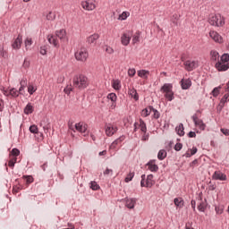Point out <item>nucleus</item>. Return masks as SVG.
<instances>
[{
	"label": "nucleus",
	"instance_id": "1",
	"mask_svg": "<svg viewBox=\"0 0 229 229\" xmlns=\"http://www.w3.org/2000/svg\"><path fill=\"white\" fill-rule=\"evenodd\" d=\"M56 37L60 39L61 42H65V40H67V32L65 30L62 29L55 32V36L49 35L47 37L49 44H52L54 47H60V44H58V39Z\"/></svg>",
	"mask_w": 229,
	"mask_h": 229
},
{
	"label": "nucleus",
	"instance_id": "2",
	"mask_svg": "<svg viewBox=\"0 0 229 229\" xmlns=\"http://www.w3.org/2000/svg\"><path fill=\"white\" fill-rule=\"evenodd\" d=\"M74 89H79V90H83L89 87V78L83 74L75 75L72 80Z\"/></svg>",
	"mask_w": 229,
	"mask_h": 229
},
{
	"label": "nucleus",
	"instance_id": "3",
	"mask_svg": "<svg viewBox=\"0 0 229 229\" xmlns=\"http://www.w3.org/2000/svg\"><path fill=\"white\" fill-rule=\"evenodd\" d=\"M208 22L211 26H216L217 28L225 26V18L221 14L211 15L208 18Z\"/></svg>",
	"mask_w": 229,
	"mask_h": 229
},
{
	"label": "nucleus",
	"instance_id": "4",
	"mask_svg": "<svg viewBox=\"0 0 229 229\" xmlns=\"http://www.w3.org/2000/svg\"><path fill=\"white\" fill-rule=\"evenodd\" d=\"M77 62H85L89 58V50L85 47H81L74 54Z\"/></svg>",
	"mask_w": 229,
	"mask_h": 229
},
{
	"label": "nucleus",
	"instance_id": "5",
	"mask_svg": "<svg viewBox=\"0 0 229 229\" xmlns=\"http://www.w3.org/2000/svg\"><path fill=\"white\" fill-rule=\"evenodd\" d=\"M191 119L195 124V126H197L198 128H199V130H201L202 131H205V129L207 128V125L205 124V123H203V120L199 119L198 117V114H194L191 116Z\"/></svg>",
	"mask_w": 229,
	"mask_h": 229
},
{
	"label": "nucleus",
	"instance_id": "6",
	"mask_svg": "<svg viewBox=\"0 0 229 229\" xmlns=\"http://www.w3.org/2000/svg\"><path fill=\"white\" fill-rule=\"evenodd\" d=\"M183 65H184V69L188 71V72L194 71V69H197V67L199 66L198 61H191V60L184 61Z\"/></svg>",
	"mask_w": 229,
	"mask_h": 229
},
{
	"label": "nucleus",
	"instance_id": "7",
	"mask_svg": "<svg viewBox=\"0 0 229 229\" xmlns=\"http://www.w3.org/2000/svg\"><path fill=\"white\" fill-rule=\"evenodd\" d=\"M132 36H133V33L130 30L123 32L121 37V42L123 46H128L130 44V40H131Z\"/></svg>",
	"mask_w": 229,
	"mask_h": 229
},
{
	"label": "nucleus",
	"instance_id": "8",
	"mask_svg": "<svg viewBox=\"0 0 229 229\" xmlns=\"http://www.w3.org/2000/svg\"><path fill=\"white\" fill-rule=\"evenodd\" d=\"M117 126H114V124L111 123H106L105 126V131L107 137H112V135L117 131Z\"/></svg>",
	"mask_w": 229,
	"mask_h": 229
},
{
	"label": "nucleus",
	"instance_id": "9",
	"mask_svg": "<svg viewBox=\"0 0 229 229\" xmlns=\"http://www.w3.org/2000/svg\"><path fill=\"white\" fill-rule=\"evenodd\" d=\"M213 180H220V182H226V174L221 171H216L212 175Z\"/></svg>",
	"mask_w": 229,
	"mask_h": 229
},
{
	"label": "nucleus",
	"instance_id": "10",
	"mask_svg": "<svg viewBox=\"0 0 229 229\" xmlns=\"http://www.w3.org/2000/svg\"><path fill=\"white\" fill-rule=\"evenodd\" d=\"M216 69H217V71H219V72L228 71L229 64L228 63H222L221 61H218L216 64Z\"/></svg>",
	"mask_w": 229,
	"mask_h": 229
},
{
	"label": "nucleus",
	"instance_id": "11",
	"mask_svg": "<svg viewBox=\"0 0 229 229\" xmlns=\"http://www.w3.org/2000/svg\"><path fill=\"white\" fill-rule=\"evenodd\" d=\"M181 87L182 90H188V89L192 87V81H191V79H182L181 81Z\"/></svg>",
	"mask_w": 229,
	"mask_h": 229
},
{
	"label": "nucleus",
	"instance_id": "12",
	"mask_svg": "<svg viewBox=\"0 0 229 229\" xmlns=\"http://www.w3.org/2000/svg\"><path fill=\"white\" fill-rule=\"evenodd\" d=\"M209 37L215 41V42H218V44H221V42H223V38L221 37V35H219V33H217L216 31L211 30L209 32Z\"/></svg>",
	"mask_w": 229,
	"mask_h": 229
},
{
	"label": "nucleus",
	"instance_id": "13",
	"mask_svg": "<svg viewBox=\"0 0 229 229\" xmlns=\"http://www.w3.org/2000/svg\"><path fill=\"white\" fill-rule=\"evenodd\" d=\"M81 6L84 10H88L89 12L96 9V4L89 1L81 2Z\"/></svg>",
	"mask_w": 229,
	"mask_h": 229
},
{
	"label": "nucleus",
	"instance_id": "14",
	"mask_svg": "<svg viewBox=\"0 0 229 229\" xmlns=\"http://www.w3.org/2000/svg\"><path fill=\"white\" fill-rule=\"evenodd\" d=\"M21 45H22V36L19 34L17 38L12 44V47L13 49H21Z\"/></svg>",
	"mask_w": 229,
	"mask_h": 229
},
{
	"label": "nucleus",
	"instance_id": "15",
	"mask_svg": "<svg viewBox=\"0 0 229 229\" xmlns=\"http://www.w3.org/2000/svg\"><path fill=\"white\" fill-rule=\"evenodd\" d=\"M228 98H229V94L227 93V94H225L224 97L221 98L219 105H218L219 112H221V110H223L225 108V105L226 103H228V101H229Z\"/></svg>",
	"mask_w": 229,
	"mask_h": 229
},
{
	"label": "nucleus",
	"instance_id": "16",
	"mask_svg": "<svg viewBox=\"0 0 229 229\" xmlns=\"http://www.w3.org/2000/svg\"><path fill=\"white\" fill-rule=\"evenodd\" d=\"M160 91L163 93V94H166L168 92H173V85L171 83H165L161 89H160Z\"/></svg>",
	"mask_w": 229,
	"mask_h": 229
},
{
	"label": "nucleus",
	"instance_id": "17",
	"mask_svg": "<svg viewBox=\"0 0 229 229\" xmlns=\"http://www.w3.org/2000/svg\"><path fill=\"white\" fill-rule=\"evenodd\" d=\"M75 130L80 131V133H85V131H87V124L80 122L75 124Z\"/></svg>",
	"mask_w": 229,
	"mask_h": 229
},
{
	"label": "nucleus",
	"instance_id": "18",
	"mask_svg": "<svg viewBox=\"0 0 229 229\" xmlns=\"http://www.w3.org/2000/svg\"><path fill=\"white\" fill-rule=\"evenodd\" d=\"M136 203L137 199H125V207H127V208H135Z\"/></svg>",
	"mask_w": 229,
	"mask_h": 229
},
{
	"label": "nucleus",
	"instance_id": "19",
	"mask_svg": "<svg viewBox=\"0 0 229 229\" xmlns=\"http://www.w3.org/2000/svg\"><path fill=\"white\" fill-rule=\"evenodd\" d=\"M128 94L131 96V98H132V99H134V101H139V93L135 88L129 89Z\"/></svg>",
	"mask_w": 229,
	"mask_h": 229
},
{
	"label": "nucleus",
	"instance_id": "20",
	"mask_svg": "<svg viewBox=\"0 0 229 229\" xmlns=\"http://www.w3.org/2000/svg\"><path fill=\"white\" fill-rule=\"evenodd\" d=\"M148 170L151 171V173H157V171H158V165L157 164H155V161L150 160L148 164H147Z\"/></svg>",
	"mask_w": 229,
	"mask_h": 229
},
{
	"label": "nucleus",
	"instance_id": "21",
	"mask_svg": "<svg viewBox=\"0 0 229 229\" xmlns=\"http://www.w3.org/2000/svg\"><path fill=\"white\" fill-rule=\"evenodd\" d=\"M174 203L175 207H177L178 208H183V207L185 205V201L183 200L182 198H175L174 199Z\"/></svg>",
	"mask_w": 229,
	"mask_h": 229
},
{
	"label": "nucleus",
	"instance_id": "22",
	"mask_svg": "<svg viewBox=\"0 0 229 229\" xmlns=\"http://www.w3.org/2000/svg\"><path fill=\"white\" fill-rule=\"evenodd\" d=\"M125 137L124 136H121L118 139H116L114 141L112 142V144L110 145V149H115L117 148V145L121 144V142H123V140H124Z\"/></svg>",
	"mask_w": 229,
	"mask_h": 229
},
{
	"label": "nucleus",
	"instance_id": "23",
	"mask_svg": "<svg viewBox=\"0 0 229 229\" xmlns=\"http://www.w3.org/2000/svg\"><path fill=\"white\" fill-rule=\"evenodd\" d=\"M99 38V34H92L87 38L88 44H96L97 40Z\"/></svg>",
	"mask_w": 229,
	"mask_h": 229
},
{
	"label": "nucleus",
	"instance_id": "24",
	"mask_svg": "<svg viewBox=\"0 0 229 229\" xmlns=\"http://www.w3.org/2000/svg\"><path fill=\"white\" fill-rule=\"evenodd\" d=\"M35 108L31 105V103H28V105L24 107L23 112L25 115H30L32 112H34Z\"/></svg>",
	"mask_w": 229,
	"mask_h": 229
},
{
	"label": "nucleus",
	"instance_id": "25",
	"mask_svg": "<svg viewBox=\"0 0 229 229\" xmlns=\"http://www.w3.org/2000/svg\"><path fill=\"white\" fill-rule=\"evenodd\" d=\"M138 76L140 78H143V80H148V76H149V71H148V70H140V71H138Z\"/></svg>",
	"mask_w": 229,
	"mask_h": 229
},
{
	"label": "nucleus",
	"instance_id": "26",
	"mask_svg": "<svg viewBox=\"0 0 229 229\" xmlns=\"http://www.w3.org/2000/svg\"><path fill=\"white\" fill-rule=\"evenodd\" d=\"M175 131L177 132V134H179L180 137H183V135H185V131L183 128V123H180L179 126H177L175 128Z\"/></svg>",
	"mask_w": 229,
	"mask_h": 229
},
{
	"label": "nucleus",
	"instance_id": "27",
	"mask_svg": "<svg viewBox=\"0 0 229 229\" xmlns=\"http://www.w3.org/2000/svg\"><path fill=\"white\" fill-rule=\"evenodd\" d=\"M198 210L199 212H205V210H207V200H200L199 204L198 205Z\"/></svg>",
	"mask_w": 229,
	"mask_h": 229
},
{
	"label": "nucleus",
	"instance_id": "28",
	"mask_svg": "<svg viewBox=\"0 0 229 229\" xmlns=\"http://www.w3.org/2000/svg\"><path fill=\"white\" fill-rule=\"evenodd\" d=\"M139 127L140 128V131H142V133H146V131H148V127L146 126V122H144V120H142L141 118H140Z\"/></svg>",
	"mask_w": 229,
	"mask_h": 229
},
{
	"label": "nucleus",
	"instance_id": "29",
	"mask_svg": "<svg viewBox=\"0 0 229 229\" xmlns=\"http://www.w3.org/2000/svg\"><path fill=\"white\" fill-rule=\"evenodd\" d=\"M112 87L114 90H121V81L119 80H113Z\"/></svg>",
	"mask_w": 229,
	"mask_h": 229
},
{
	"label": "nucleus",
	"instance_id": "30",
	"mask_svg": "<svg viewBox=\"0 0 229 229\" xmlns=\"http://www.w3.org/2000/svg\"><path fill=\"white\" fill-rule=\"evenodd\" d=\"M148 109L150 110V112H153V118L154 119H160V112H158V110L155 109L153 107V106H148Z\"/></svg>",
	"mask_w": 229,
	"mask_h": 229
},
{
	"label": "nucleus",
	"instance_id": "31",
	"mask_svg": "<svg viewBox=\"0 0 229 229\" xmlns=\"http://www.w3.org/2000/svg\"><path fill=\"white\" fill-rule=\"evenodd\" d=\"M167 157V152L165 149H161L157 153V158L158 160H164Z\"/></svg>",
	"mask_w": 229,
	"mask_h": 229
},
{
	"label": "nucleus",
	"instance_id": "32",
	"mask_svg": "<svg viewBox=\"0 0 229 229\" xmlns=\"http://www.w3.org/2000/svg\"><path fill=\"white\" fill-rule=\"evenodd\" d=\"M210 55H211V60H213V62H216V60H219V53L216 50H212L210 52Z\"/></svg>",
	"mask_w": 229,
	"mask_h": 229
},
{
	"label": "nucleus",
	"instance_id": "33",
	"mask_svg": "<svg viewBox=\"0 0 229 229\" xmlns=\"http://www.w3.org/2000/svg\"><path fill=\"white\" fill-rule=\"evenodd\" d=\"M147 187H152L153 185V174H148L146 180Z\"/></svg>",
	"mask_w": 229,
	"mask_h": 229
},
{
	"label": "nucleus",
	"instance_id": "34",
	"mask_svg": "<svg viewBox=\"0 0 229 229\" xmlns=\"http://www.w3.org/2000/svg\"><path fill=\"white\" fill-rule=\"evenodd\" d=\"M165 99H167V101H173V99H174V92L171 91L168 93H165Z\"/></svg>",
	"mask_w": 229,
	"mask_h": 229
},
{
	"label": "nucleus",
	"instance_id": "35",
	"mask_svg": "<svg viewBox=\"0 0 229 229\" xmlns=\"http://www.w3.org/2000/svg\"><path fill=\"white\" fill-rule=\"evenodd\" d=\"M10 96L13 98H19V90H17L15 88H13L9 90Z\"/></svg>",
	"mask_w": 229,
	"mask_h": 229
},
{
	"label": "nucleus",
	"instance_id": "36",
	"mask_svg": "<svg viewBox=\"0 0 229 229\" xmlns=\"http://www.w3.org/2000/svg\"><path fill=\"white\" fill-rule=\"evenodd\" d=\"M140 40V32H136L133 36H132V44H137V42H139Z\"/></svg>",
	"mask_w": 229,
	"mask_h": 229
},
{
	"label": "nucleus",
	"instance_id": "37",
	"mask_svg": "<svg viewBox=\"0 0 229 229\" xmlns=\"http://www.w3.org/2000/svg\"><path fill=\"white\" fill-rule=\"evenodd\" d=\"M72 90H74V88H72V85H71V84L67 85L64 89V93L67 94V96H69V94H71V92H72Z\"/></svg>",
	"mask_w": 229,
	"mask_h": 229
},
{
	"label": "nucleus",
	"instance_id": "38",
	"mask_svg": "<svg viewBox=\"0 0 229 229\" xmlns=\"http://www.w3.org/2000/svg\"><path fill=\"white\" fill-rule=\"evenodd\" d=\"M133 176H135V173H129L127 176L125 177V182L128 183L133 180Z\"/></svg>",
	"mask_w": 229,
	"mask_h": 229
},
{
	"label": "nucleus",
	"instance_id": "39",
	"mask_svg": "<svg viewBox=\"0 0 229 229\" xmlns=\"http://www.w3.org/2000/svg\"><path fill=\"white\" fill-rule=\"evenodd\" d=\"M130 17L129 12H123L122 14H120L119 19L120 21H126Z\"/></svg>",
	"mask_w": 229,
	"mask_h": 229
},
{
	"label": "nucleus",
	"instance_id": "40",
	"mask_svg": "<svg viewBox=\"0 0 229 229\" xmlns=\"http://www.w3.org/2000/svg\"><path fill=\"white\" fill-rule=\"evenodd\" d=\"M220 62H222L223 64H228L229 55L228 54H224L220 58Z\"/></svg>",
	"mask_w": 229,
	"mask_h": 229
},
{
	"label": "nucleus",
	"instance_id": "41",
	"mask_svg": "<svg viewBox=\"0 0 229 229\" xmlns=\"http://www.w3.org/2000/svg\"><path fill=\"white\" fill-rule=\"evenodd\" d=\"M55 19H56V14H55V13L49 12V13L47 14V21H55Z\"/></svg>",
	"mask_w": 229,
	"mask_h": 229
},
{
	"label": "nucleus",
	"instance_id": "42",
	"mask_svg": "<svg viewBox=\"0 0 229 229\" xmlns=\"http://www.w3.org/2000/svg\"><path fill=\"white\" fill-rule=\"evenodd\" d=\"M90 189H92V191H99L100 187L98 186V182L92 181L90 182Z\"/></svg>",
	"mask_w": 229,
	"mask_h": 229
},
{
	"label": "nucleus",
	"instance_id": "43",
	"mask_svg": "<svg viewBox=\"0 0 229 229\" xmlns=\"http://www.w3.org/2000/svg\"><path fill=\"white\" fill-rule=\"evenodd\" d=\"M178 19H180V15L176 13L172 16L171 21L175 26H178Z\"/></svg>",
	"mask_w": 229,
	"mask_h": 229
},
{
	"label": "nucleus",
	"instance_id": "44",
	"mask_svg": "<svg viewBox=\"0 0 229 229\" xmlns=\"http://www.w3.org/2000/svg\"><path fill=\"white\" fill-rule=\"evenodd\" d=\"M0 56H2V58H6L8 56V54L4 51V47L3 46H0Z\"/></svg>",
	"mask_w": 229,
	"mask_h": 229
},
{
	"label": "nucleus",
	"instance_id": "45",
	"mask_svg": "<svg viewBox=\"0 0 229 229\" xmlns=\"http://www.w3.org/2000/svg\"><path fill=\"white\" fill-rule=\"evenodd\" d=\"M150 114H151V110H149V107L143 109L141 112V115L143 117H148V115H149Z\"/></svg>",
	"mask_w": 229,
	"mask_h": 229
},
{
	"label": "nucleus",
	"instance_id": "46",
	"mask_svg": "<svg viewBox=\"0 0 229 229\" xmlns=\"http://www.w3.org/2000/svg\"><path fill=\"white\" fill-rule=\"evenodd\" d=\"M24 180H26V183H33V176L31 175H23Z\"/></svg>",
	"mask_w": 229,
	"mask_h": 229
},
{
	"label": "nucleus",
	"instance_id": "47",
	"mask_svg": "<svg viewBox=\"0 0 229 229\" xmlns=\"http://www.w3.org/2000/svg\"><path fill=\"white\" fill-rule=\"evenodd\" d=\"M29 130L30 133H38V127L37 125H30Z\"/></svg>",
	"mask_w": 229,
	"mask_h": 229
},
{
	"label": "nucleus",
	"instance_id": "48",
	"mask_svg": "<svg viewBox=\"0 0 229 229\" xmlns=\"http://www.w3.org/2000/svg\"><path fill=\"white\" fill-rule=\"evenodd\" d=\"M104 49L108 55H114V48H112L111 47L105 46Z\"/></svg>",
	"mask_w": 229,
	"mask_h": 229
},
{
	"label": "nucleus",
	"instance_id": "49",
	"mask_svg": "<svg viewBox=\"0 0 229 229\" xmlns=\"http://www.w3.org/2000/svg\"><path fill=\"white\" fill-rule=\"evenodd\" d=\"M16 162H17V157L11 159L8 163L9 167H11V169H13V167H15Z\"/></svg>",
	"mask_w": 229,
	"mask_h": 229
},
{
	"label": "nucleus",
	"instance_id": "50",
	"mask_svg": "<svg viewBox=\"0 0 229 229\" xmlns=\"http://www.w3.org/2000/svg\"><path fill=\"white\" fill-rule=\"evenodd\" d=\"M11 155H13V157H19V155H21V150H19L18 148H13L11 151Z\"/></svg>",
	"mask_w": 229,
	"mask_h": 229
},
{
	"label": "nucleus",
	"instance_id": "51",
	"mask_svg": "<svg viewBox=\"0 0 229 229\" xmlns=\"http://www.w3.org/2000/svg\"><path fill=\"white\" fill-rule=\"evenodd\" d=\"M108 99H111L113 102L117 101V95L115 93H110L107 96Z\"/></svg>",
	"mask_w": 229,
	"mask_h": 229
},
{
	"label": "nucleus",
	"instance_id": "52",
	"mask_svg": "<svg viewBox=\"0 0 229 229\" xmlns=\"http://www.w3.org/2000/svg\"><path fill=\"white\" fill-rule=\"evenodd\" d=\"M141 140L144 142L146 140H149V132L145 131L141 137Z\"/></svg>",
	"mask_w": 229,
	"mask_h": 229
},
{
	"label": "nucleus",
	"instance_id": "53",
	"mask_svg": "<svg viewBox=\"0 0 229 229\" xmlns=\"http://www.w3.org/2000/svg\"><path fill=\"white\" fill-rule=\"evenodd\" d=\"M137 71H135V68H131L128 70V75L131 76V78H133L135 76Z\"/></svg>",
	"mask_w": 229,
	"mask_h": 229
},
{
	"label": "nucleus",
	"instance_id": "54",
	"mask_svg": "<svg viewBox=\"0 0 229 229\" xmlns=\"http://www.w3.org/2000/svg\"><path fill=\"white\" fill-rule=\"evenodd\" d=\"M182 148H183V144L176 143L175 146L174 147V149L175 151H182Z\"/></svg>",
	"mask_w": 229,
	"mask_h": 229
},
{
	"label": "nucleus",
	"instance_id": "55",
	"mask_svg": "<svg viewBox=\"0 0 229 229\" xmlns=\"http://www.w3.org/2000/svg\"><path fill=\"white\" fill-rule=\"evenodd\" d=\"M221 88H215L213 90H212V95L214 96V98H217L219 96V89Z\"/></svg>",
	"mask_w": 229,
	"mask_h": 229
},
{
	"label": "nucleus",
	"instance_id": "56",
	"mask_svg": "<svg viewBox=\"0 0 229 229\" xmlns=\"http://www.w3.org/2000/svg\"><path fill=\"white\" fill-rule=\"evenodd\" d=\"M37 89H35V87L33 86H29L28 88V92L30 96H33V94H35Z\"/></svg>",
	"mask_w": 229,
	"mask_h": 229
},
{
	"label": "nucleus",
	"instance_id": "57",
	"mask_svg": "<svg viewBox=\"0 0 229 229\" xmlns=\"http://www.w3.org/2000/svg\"><path fill=\"white\" fill-rule=\"evenodd\" d=\"M31 44H33V40L31 39V38H27L25 39V47H28V46H31Z\"/></svg>",
	"mask_w": 229,
	"mask_h": 229
},
{
	"label": "nucleus",
	"instance_id": "58",
	"mask_svg": "<svg viewBox=\"0 0 229 229\" xmlns=\"http://www.w3.org/2000/svg\"><path fill=\"white\" fill-rule=\"evenodd\" d=\"M145 180H146V174H142L141 175V182H140L141 187H148V185L145 183Z\"/></svg>",
	"mask_w": 229,
	"mask_h": 229
},
{
	"label": "nucleus",
	"instance_id": "59",
	"mask_svg": "<svg viewBox=\"0 0 229 229\" xmlns=\"http://www.w3.org/2000/svg\"><path fill=\"white\" fill-rule=\"evenodd\" d=\"M40 55H47V50L46 49V47H41L39 50Z\"/></svg>",
	"mask_w": 229,
	"mask_h": 229
},
{
	"label": "nucleus",
	"instance_id": "60",
	"mask_svg": "<svg viewBox=\"0 0 229 229\" xmlns=\"http://www.w3.org/2000/svg\"><path fill=\"white\" fill-rule=\"evenodd\" d=\"M220 131H222V133L224 135H225V137L229 136V130L228 129L222 128V129H220Z\"/></svg>",
	"mask_w": 229,
	"mask_h": 229
},
{
	"label": "nucleus",
	"instance_id": "61",
	"mask_svg": "<svg viewBox=\"0 0 229 229\" xmlns=\"http://www.w3.org/2000/svg\"><path fill=\"white\" fill-rule=\"evenodd\" d=\"M191 157L196 155L198 153V148L193 147L191 149H190Z\"/></svg>",
	"mask_w": 229,
	"mask_h": 229
},
{
	"label": "nucleus",
	"instance_id": "62",
	"mask_svg": "<svg viewBox=\"0 0 229 229\" xmlns=\"http://www.w3.org/2000/svg\"><path fill=\"white\" fill-rule=\"evenodd\" d=\"M188 137H189V139H194V138H196V132L191 131L188 133Z\"/></svg>",
	"mask_w": 229,
	"mask_h": 229
},
{
	"label": "nucleus",
	"instance_id": "63",
	"mask_svg": "<svg viewBox=\"0 0 229 229\" xmlns=\"http://www.w3.org/2000/svg\"><path fill=\"white\" fill-rule=\"evenodd\" d=\"M20 85H21V87H26V85H28L26 79H24V78L21 79Z\"/></svg>",
	"mask_w": 229,
	"mask_h": 229
},
{
	"label": "nucleus",
	"instance_id": "64",
	"mask_svg": "<svg viewBox=\"0 0 229 229\" xmlns=\"http://www.w3.org/2000/svg\"><path fill=\"white\" fill-rule=\"evenodd\" d=\"M114 174V170L110 168H106V171L104 172V174Z\"/></svg>",
	"mask_w": 229,
	"mask_h": 229
}]
</instances>
